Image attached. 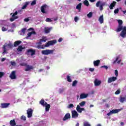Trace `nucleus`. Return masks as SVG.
I'll use <instances>...</instances> for the list:
<instances>
[{
	"label": "nucleus",
	"instance_id": "nucleus-10",
	"mask_svg": "<svg viewBox=\"0 0 126 126\" xmlns=\"http://www.w3.org/2000/svg\"><path fill=\"white\" fill-rule=\"evenodd\" d=\"M118 79L117 77H112L108 78V80L107 81L108 83H111V82H114V81H116Z\"/></svg>",
	"mask_w": 126,
	"mask_h": 126
},
{
	"label": "nucleus",
	"instance_id": "nucleus-22",
	"mask_svg": "<svg viewBox=\"0 0 126 126\" xmlns=\"http://www.w3.org/2000/svg\"><path fill=\"white\" fill-rule=\"evenodd\" d=\"M98 21L100 22L101 24L104 22V16L102 15L100 16L98 19Z\"/></svg>",
	"mask_w": 126,
	"mask_h": 126
},
{
	"label": "nucleus",
	"instance_id": "nucleus-53",
	"mask_svg": "<svg viewBox=\"0 0 126 126\" xmlns=\"http://www.w3.org/2000/svg\"><path fill=\"white\" fill-rule=\"evenodd\" d=\"M2 31L3 32L7 31V29H6V28H4V27H3L2 28Z\"/></svg>",
	"mask_w": 126,
	"mask_h": 126
},
{
	"label": "nucleus",
	"instance_id": "nucleus-6",
	"mask_svg": "<svg viewBox=\"0 0 126 126\" xmlns=\"http://www.w3.org/2000/svg\"><path fill=\"white\" fill-rule=\"evenodd\" d=\"M48 5L47 4L43 5L40 7V10L42 13H47L46 9H47Z\"/></svg>",
	"mask_w": 126,
	"mask_h": 126
},
{
	"label": "nucleus",
	"instance_id": "nucleus-52",
	"mask_svg": "<svg viewBox=\"0 0 126 126\" xmlns=\"http://www.w3.org/2000/svg\"><path fill=\"white\" fill-rule=\"evenodd\" d=\"M11 65L15 66V65H16V63H15V62L11 61Z\"/></svg>",
	"mask_w": 126,
	"mask_h": 126
},
{
	"label": "nucleus",
	"instance_id": "nucleus-35",
	"mask_svg": "<svg viewBox=\"0 0 126 126\" xmlns=\"http://www.w3.org/2000/svg\"><path fill=\"white\" fill-rule=\"evenodd\" d=\"M39 104H40V105H41L42 106H44V104H45V100L44 99H41L39 101Z\"/></svg>",
	"mask_w": 126,
	"mask_h": 126
},
{
	"label": "nucleus",
	"instance_id": "nucleus-1",
	"mask_svg": "<svg viewBox=\"0 0 126 126\" xmlns=\"http://www.w3.org/2000/svg\"><path fill=\"white\" fill-rule=\"evenodd\" d=\"M118 26L117 29L115 30L116 32H121L120 33V36L122 38H126V27L123 26V21L122 20H118Z\"/></svg>",
	"mask_w": 126,
	"mask_h": 126
},
{
	"label": "nucleus",
	"instance_id": "nucleus-14",
	"mask_svg": "<svg viewBox=\"0 0 126 126\" xmlns=\"http://www.w3.org/2000/svg\"><path fill=\"white\" fill-rule=\"evenodd\" d=\"M101 81L98 80V79H95L94 81V86H99L101 85Z\"/></svg>",
	"mask_w": 126,
	"mask_h": 126
},
{
	"label": "nucleus",
	"instance_id": "nucleus-36",
	"mask_svg": "<svg viewBox=\"0 0 126 126\" xmlns=\"http://www.w3.org/2000/svg\"><path fill=\"white\" fill-rule=\"evenodd\" d=\"M17 18H18V17L15 16L14 17V18H10V20L11 21V22H12V21H14V20H15V19H17Z\"/></svg>",
	"mask_w": 126,
	"mask_h": 126
},
{
	"label": "nucleus",
	"instance_id": "nucleus-9",
	"mask_svg": "<svg viewBox=\"0 0 126 126\" xmlns=\"http://www.w3.org/2000/svg\"><path fill=\"white\" fill-rule=\"evenodd\" d=\"M79 114L75 110L72 111V118L74 119L75 118H78Z\"/></svg>",
	"mask_w": 126,
	"mask_h": 126
},
{
	"label": "nucleus",
	"instance_id": "nucleus-39",
	"mask_svg": "<svg viewBox=\"0 0 126 126\" xmlns=\"http://www.w3.org/2000/svg\"><path fill=\"white\" fill-rule=\"evenodd\" d=\"M120 58V56H118L116 57V59L115 60V61H114L113 62V64H115V63H117V62H118V61L119 60V59Z\"/></svg>",
	"mask_w": 126,
	"mask_h": 126
},
{
	"label": "nucleus",
	"instance_id": "nucleus-37",
	"mask_svg": "<svg viewBox=\"0 0 126 126\" xmlns=\"http://www.w3.org/2000/svg\"><path fill=\"white\" fill-rule=\"evenodd\" d=\"M26 30H27L26 28H23L22 29L21 32L23 33V34H25V33H26Z\"/></svg>",
	"mask_w": 126,
	"mask_h": 126
},
{
	"label": "nucleus",
	"instance_id": "nucleus-47",
	"mask_svg": "<svg viewBox=\"0 0 126 126\" xmlns=\"http://www.w3.org/2000/svg\"><path fill=\"white\" fill-rule=\"evenodd\" d=\"M18 12L15 11V13L12 15V17H15V15H17Z\"/></svg>",
	"mask_w": 126,
	"mask_h": 126
},
{
	"label": "nucleus",
	"instance_id": "nucleus-59",
	"mask_svg": "<svg viewBox=\"0 0 126 126\" xmlns=\"http://www.w3.org/2000/svg\"><path fill=\"white\" fill-rule=\"evenodd\" d=\"M30 19L29 18H25L24 19V21H25L26 22H28V21H29Z\"/></svg>",
	"mask_w": 126,
	"mask_h": 126
},
{
	"label": "nucleus",
	"instance_id": "nucleus-43",
	"mask_svg": "<svg viewBox=\"0 0 126 126\" xmlns=\"http://www.w3.org/2000/svg\"><path fill=\"white\" fill-rule=\"evenodd\" d=\"M121 93V91L120 90H118L116 92H115V94L116 95H119Z\"/></svg>",
	"mask_w": 126,
	"mask_h": 126
},
{
	"label": "nucleus",
	"instance_id": "nucleus-23",
	"mask_svg": "<svg viewBox=\"0 0 126 126\" xmlns=\"http://www.w3.org/2000/svg\"><path fill=\"white\" fill-rule=\"evenodd\" d=\"M126 98L125 97H123L122 95L120 96L119 101L121 103H124V102L126 101Z\"/></svg>",
	"mask_w": 126,
	"mask_h": 126
},
{
	"label": "nucleus",
	"instance_id": "nucleus-38",
	"mask_svg": "<svg viewBox=\"0 0 126 126\" xmlns=\"http://www.w3.org/2000/svg\"><path fill=\"white\" fill-rule=\"evenodd\" d=\"M40 40L43 42H47V38L46 37H43Z\"/></svg>",
	"mask_w": 126,
	"mask_h": 126
},
{
	"label": "nucleus",
	"instance_id": "nucleus-63",
	"mask_svg": "<svg viewBox=\"0 0 126 126\" xmlns=\"http://www.w3.org/2000/svg\"><path fill=\"white\" fill-rule=\"evenodd\" d=\"M28 4H29V3L28 2H26L25 4V5L27 7V5H28Z\"/></svg>",
	"mask_w": 126,
	"mask_h": 126
},
{
	"label": "nucleus",
	"instance_id": "nucleus-11",
	"mask_svg": "<svg viewBox=\"0 0 126 126\" xmlns=\"http://www.w3.org/2000/svg\"><path fill=\"white\" fill-rule=\"evenodd\" d=\"M76 110L78 113H80V114H81V113H82V111H85V109L84 108H81L80 106H79V105H78L76 107Z\"/></svg>",
	"mask_w": 126,
	"mask_h": 126
},
{
	"label": "nucleus",
	"instance_id": "nucleus-54",
	"mask_svg": "<svg viewBox=\"0 0 126 126\" xmlns=\"http://www.w3.org/2000/svg\"><path fill=\"white\" fill-rule=\"evenodd\" d=\"M27 65V64L25 63H22L20 64V65H21V66H26Z\"/></svg>",
	"mask_w": 126,
	"mask_h": 126
},
{
	"label": "nucleus",
	"instance_id": "nucleus-21",
	"mask_svg": "<svg viewBox=\"0 0 126 126\" xmlns=\"http://www.w3.org/2000/svg\"><path fill=\"white\" fill-rule=\"evenodd\" d=\"M20 44H21V40H17L14 43V47H17V46H19Z\"/></svg>",
	"mask_w": 126,
	"mask_h": 126
},
{
	"label": "nucleus",
	"instance_id": "nucleus-8",
	"mask_svg": "<svg viewBox=\"0 0 126 126\" xmlns=\"http://www.w3.org/2000/svg\"><path fill=\"white\" fill-rule=\"evenodd\" d=\"M28 118H31L33 115V110L32 108H29L27 110Z\"/></svg>",
	"mask_w": 126,
	"mask_h": 126
},
{
	"label": "nucleus",
	"instance_id": "nucleus-50",
	"mask_svg": "<svg viewBox=\"0 0 126 126\" xmlns=\"http://www.w3.org/2000/svg\"><path fill=\"white\" fill-rule=\"evenodd\" d=\"M4 75V73L3 72H0V78H1L2 77V76Z\"/></svg>",
	"mask_w": 126,
	"mask_h": 126
},
{
	"label": "nucleus",
	"instance_id": "nucleus-48",
	"mask_svg": "<svg viewBox=\"0 0 126 126\" xmlns=\"http://www.w3.org/2000/svg\"><path fill=\"white\" fill-rule=\"evenodd\" d=\"M115 74L116 77L117 76H118V75H119V72L118 71V70H115Z\"/></svg>",
	"mask_w": 126,
	"mask_h": 126
},
{
	"label": "nucleus",
	"instance_id": "nucleus-18",
	"mask_svg": "<svg viewBox=\"0 0 126 126\" xmlns=\"http://www.w3.org/2000/svg\"><path fill=\"white\" fill-rule=\"evenodd\" d=\"M100 63H101V62L99 60H96V61H94V66H99V64H100Z\"/></svg>",
	"mask_w": 126,
	"mask_h": 126
},
{
	"label": "nucleus",
	"instance_id": "nucleus-4",
	"mask_svg": "<svg viewBox=\"0 0 126 126\" xmlns=\"http://www.w3.org/2000/svg\"><path fill=\"white\" fill-rule=\"evenodd\" d=\"M121 109H113L110 111L109 113H107V116H110L111 115H113V114H118L119 112H120Z\"/></svg>",
	"mask_w": 126,
	"mask_h": 126
},
{
	"label": "nucleus",
	"instance_id": "nucleus-34",
	"mask_svg": "<svg viewBox=\"0 0 126 126\" xmlns=\"http://www.w3.org/2000/svg\"><path fill=\"white\" fill-rule=\"evenodd\" d=\"M86 103V102L85 101H82L79 103V105L81 107H83V106H84L85 105V104Z\"/></svg>",
	"mask_w": 126,
	"mask_h": 126
},
{
	"label": "nucleus",
	"instance_id": "nucleus-30",
	"mask_svg": "<svg viewBox=\"0 0 126 126\" xmlns=\"http://www.w3.org/2000/svg\"><path fill=\"white\" fill-rule=\"evenodd\" d=\"M83 3L86 6H89V2L88 0H85L83 2Z\"/></svg>",
	"mask_w": 126,
	"mask_h": 126
},
{
	"label": "nucleus",
	"instance_id": "nucleus-28",
	"mask_svg": "<svg viewBox=\"0 0 126 126\" xmlns=\"http://www.w3.org/2000/svg\"><path fill=\"white\" fill-rule=\"evenodd\" d=\"M50 108H51V105L50 104H47L45 106V110L46 111V112H49V111L50 110Z\"/></svg>",
	"mask_w": 126,
	"mask_h": 126
},
{
	"label": "nucleus",
	"instance_id": "nucleus-27",
	"mask_svg": "<svg viewBox=\"0 0 126 126\" xmlns=\"http://www.w3.org/2000/svg\"><path fill=\"white\" fill-rule=\"evenodd\" d=\"M104 5H106V3L103 2L101 4L99 5V10L100 11H102L103 10V7L104 6Z\"/></svg>",
	"mask_w": 126,
	"mask_h": 126
},
{
	"label": "nucleus",
	"instance_id": "nucleus-62",
	"mask_svg": "<svg viewBox=\"0 0 126 126\" xmlns=\"http://www.w3.org/2000/svg\"><path fill=\"white\" fill-rule=\"evenodd\" d=\"M121 62H122V60L120 59L119 61L117 62V63H118V64H120Z\"/></svg>",
	"mask_w": 126,
	"mask_h": 126
},
{
	"label": "nucleus",
	"instance_id": "nucleus-44",
	"mask_svg": "<svg viewBox=\"0 0 126 126\" xmlns=\"http://www.w3.org/2000/svg\"><path fill=\"white\" fill-rule=\"evenodd\" d=\"M36 4V0H33L31 4V5H35Z\"/></svg>",
	"mask_w": 126,
	"mask_h": 126
},
{
	"label": "nucleus",
	"instance_id": "nucleus-33",
	"mask_svg": "<svg viewBox=\"0 0 126 126\" xmlns=\"http://www.w3.org/2000/svg\"><path fill=\"white\" fill-rule=\"evenodd\" d=\"M84 126H91V125L88 122H84L83 123Z\"/></svg>",
	"mask_w": 126,
	"mask_h": 126
},
{
	"label": "nucleus",
	"instance_id": "nucleus-49",
	"mask_svg": "<svg viewBox=\"0 0 126 126\" xmlns=\"http://www.w3.org/2000/svg\"><path fill=\"white\" fill-rule=\"evenodd\" d=\"M101 68H105V69H108V66L107 65H103V66H101Z\"/></svg>",
	"mask_w": 126,
	"mask_h": 126
},
{
	"label": "nucleus",
	"instance_id": "nucleus-64",
	"mask_svg": "<svg viewBox=\"0 0 126 126\" xmlns=\"http://www.w3.org/2000/svg\"><path fill=\"white\" fill-rule=\"evenodd\" d=\"M105 106H106V108H109V107H110L109 104H106Z\"/></svg>",
	"mask_w": 126,
	"mask_h": 126
},
{
	"label": "nucleus",
	"instance_id": "nucleus-15",
	"mask_svg": "<svg viewBox=\"0 0 126 126\" xmlns=\"http://www.w3.org/2000/svg\"><path fill=\"white\" fill-rule=\"evenodd\" d=\"M68 119H70V114L66 113L63 118V120L66 121L67 120H68Z\"/></svg>",
	"mask_w": 126,
	"mask_h": 126
},
{
	"label": "nucleus",
	"instance_id": "nucleus-12",
	"mask_svg": "<svg viewBox=\"0 0 126 126\" xmlns=\"http://www.w3.org/2000/svg\"><path fill=\"white\" fill-rule=\"evenodd\" d=\"M26 66V68L25 69V71H29V70H31V69H33L34 68L33 66L30 65L29 64H27Z\"/></svg>",
	"mask_w": 126,
	"mask_h": 126
},
{
	"label": "nucleus",
	"instance_id": "nucleus-40",
	"mask_svg": "<svg viewBox=\"0 0 126 126\" xmlns=\"http://www.w3.org/2000/svg\"><path fill=\"white\" fill-rule=\"evenodd\" d=\"M46 22H53V20L51 19V18H47L46 19Z\"/></svg>",
	"mask_w": 126,
	"mask_h": 126
},
{
	"label": "nucleus",
	"instance_id": "nucleus-2",
	"mask_svg": "<svg viewBox=\"0 0 126 126\" xmlns=\"http://www.w3.org/2000/svg\"><path fill=\"white\" fill-rule=\"evenodd\" d=\"M43 42L40 39L39 42H37V49H44L45 48H48L50 46H54L55 44H57L56 40H53L48 41L45 45H42Z\"/></svg>",
	"mask_w": 126,
	"mask_h": 126
},
{
	"label": "nucleus",
	"instance_id": "nucleus-13",
	"mask_svg": "<svg viewBox=\"0 0 126 126\" xmlns=\"http://www.w3.org/2000/svg\"><path fill=\"white\" fill-rule=\"evenodd\" d=\"M9 105H10V103H1V108L2 109H5L6 108H7Z\"/></svg>",
	"mask_w": 126,
	"mask_h": 126
},
{
	"label": "nucleus",
	"instance_id": "nucleus-56",
	"mask_svg": "<svg viewBox=\"0 0 126 126\" xmlns=\"http://www.w3.org/2000/svg\"><path fill=\"white\" fill-rule=\"evenodd\" d=\"M94 69H95L94 68H89V70H90V71H91V72H93V71H94Z\"/></svg>",
	"mask_w": 126,
	"mask_h": 126
},
{
	"label": "nucleus",
	"instance_id": "nucleus-19",
	"mask_svg": "<svg viewBox=\"0 0 126 126\" xmlns=\"http://www.w3.org/2000/svg\"><path fill=\"white\" fill-rule=\"evenodd\" d=\"M82 6V3H79L76 7V9H78L79 10V12H80V11L81 10V7Z\"/></svg>",
	"mask_w": 126,
	"mask_h": 126
},
{
	"label": "nucleus",
	"instance_id": "nucleus-16",
	"mask_svg": "<svg viewBox=\"0 0 126 126\" xmlns=\"http://www.w3.org/2000/svg\"><path fill=\"white\" fill-rule=\"evenodd\" d=\"M116 4H117V2L113 1L109 6L110 9H113V8H114V7H115L116 6Z\"/></svg>",
	"mask_w": 126,
	"mask_h": 126
},
{
	"label": "nucleus",
	"instance_id": "nucleus-42",
	"mask_svg": "<svg viewBox=\"0 0 126 126\" xmlns=\"http://www.w3.org/2000/svg\"><path fill=\"white\" fill-rule=\"evenodd\" d=\"M5 47H6V46L4 45L3 46V53H6V48H5Z\"/></svg>",
	"mask_w": 126,
	"mask_h": 126
},
{
	"label": "nucleus",
	"instance_id": "nucleus-20",
	"mask_svg": "<svg viewBox=\"0 0 126 126\" xmlns=\"http://www.w3.org/2000/svg\"><path fill=\"white\" fill-rule=\"evenodd\" d=\"M51 30H52V28H45L44 29V32L46 34H48V33H50V32H51Z\"/></svg>",
	"mask_w": 126,
	"mask_h": 126
},
{
	"label": "nucleus",
	"instance_id": "nucleus-25",
	"mask_svg": "<svg viewBox=\"0 0 126 126\" xmlns=\"http://www.w3.org/2000/svg\"><path fill=\"white\" fill-rule=\"evenodd\" d=\"M25 48V47H22V45H20L18 46V48H17V51L18 52H22V50H24V49Z\"/></svg>",
	"mask_w": 126,
	"mask_h": 126
},
{
	"label": "nucleus",
	"instance_id": "nucleus-60",
	"mask_svg": "<svg viewBox=\"0 0 126 126\" xmlns=\"http://www.w3.org/2000/svg\"><path fill=\"white\" fill-rule=\"evenodd\" d=\"M27 7L26 5H25L22 7V9H25Z\"/></svg>",
	"mask_w": 126,
	"mask_h": 126
},
{
	"label": "nucleus",
	"instance_id": "nucleus-41",
	"mask_svg": "<svg viewBox=\"0 0 126 126\" xmlns=\"http://www.w3.org/2000/svg\"><path fill=\"white\" fill-rule=\"evenodd\" d=\"M119 11H120V10L119 9V8H117L114 10V13L115 14H117V13H119Z\"/></svg>",
	"mask_w": 126,
	"mask_h": 126
},
{
	"label": "nucleus",
	"instance_id": "nucleus-46",
	"mask_svg": "<svg viewBox=\"0 0 126 126\" xmlns=\"http://www.w3.org/2000/svg\"><path fill=\"white\" fill-rule=\"evenodd\" d=\"M100 3H101V1H98L96 3V7H99V6L100 5Z\"/></svg>",
	"mask_w": 126,
	"mask_h": 126
},
{
	"label": "nucleus",
	"instance_id": "nucleus-17",
	"mask_svg": "<svg viewBox=\"0 0 126 126\" xmlns=\"http://www.w3.org/2000/svg\"><path fill=\"white\" fill-rule=\"evenodd\" d=\"M88 97V94H81L80 95V99H85Z\"/></svg>",
	"mask_w": 126,
	"mask_h": 126
},
{
	"label": "nucleus",
	"instance_id": "nucleus-32",
	"mask_svg": "<svg viewBox=\"0 0 126 126\" xmlns=\"http://www.w3.org/2000/svg\"><path fill=\"white\" fill-rule=\"evenodd\" d=\"M92 15H93V13L92 12H90L89 14H87V17L88 18H91V17H92Z\"/></svg>",
	"mask_w": 126,
	"mask_h": 126
},
{
	"label": "nucleus",
	"instance_id": "nucleus-5",
	"mask_svg": "<svg viewBox=\"0 0 126 126\" xmlns=\"http://www.w3.org/2000/svg\"><path fill=\"white\" fill-rule=\"evenodd\" d=\"M27 53L28 55H31V56H34L36 54V50L34 49H28L27 51Z\"/></svg>",
	"mask_w": 126,
	"mask_h": 126
},
{
	"label": "nucleus",
	"instance_id": "nucleus-31",
	"mask_svg": "<svg viewBox=\"0 0 126 126\" xmlns=\"http://www.w3.org/2000/svg\"><path fill=\"white\" fill-rule=\"evenodd\" d=\"M67 81L68 82H71L72 81L71 80V78H70V76L69 75H67Z\"/></svg>",
	"mask_w": 126,
	"mask_h": 126
},
{
	"label": "nucleus",
	"instance_id": "nucleus-24",
	"mask_svg": "<svg viewBox=\"0 0 126 126\" xmlns=\"http://www.w3.org/2000/svg\"><path fill=\"white\" fill-rule=\"evenodd\" d=\"M10 125L11 126H16V123H15V120L14 119L11 120L10 121Z\"/></svg>",
	"mask_w": 126,
	"mask_h": 126
},
{
	"label": "nucleus",
	"instance_id": "nucleus-29",
	"mask_svg": "<svg viewBox=\"0 0 126 126\" xmlns=\"http://www.w3.org/2000/svg\"><path fill=\"white\" fill-rule=\"evenodd\" d=\"M77 83H78V82L77 80L73 81L72 84V86L73 87H75V86H76V84H77Z\"/></svg>",
	"mask_w": 126,
	"mask_h": 126
},
{
	"label": "nucleus",
	"instance_id": "nucleus-61",
	"mask_svg": "<svg viewBox=\"0 0 126 126\" xmlns=\"http://www.w3.org/2000/svg\"><path fill=\"white\" fill-rule=\"evenodd\" d=\"M91 2H95L96 0H89Z\"/></svg>",
	"mask_w": 126,
	"mask_h": 126
},
{
	"label": "nucleus",
	"instance_id": "nucleus-26",
	"mask_svg": "<svg viewBox=\"0 0 126 126\" xmlns=\"http://www.w3.org/2000/svg\"><path fill=\"white\" fill-rule=\"evenodd\" d=\"M32 34H33V35H36V32L32 31V32H28L27 34L28 37H31V35H32Z\"/></svg>",
	"mask_w": 126,
	"mask_h": 126
},
{
	"label": "nucleus",
	"instance_id": "nucleus-57",
	"mask_svg": "<svg viewBox=\"0 0 126 126\" xmlns=\"http://www.w3.org/2000/svg\"><path fill=\"white\" fill-rule=\"evenodd\" d=\"M74 21H75V22H77V21H78V17H75Z\"/></svg>",
	"mask_w": 126,
	"mask_h": 126
},
{
	"label": "nucleus",
	"instance_id": "nucleus-7",
	"mask_svg": "<svg viewBox=\"0 0 126 126\" xmlns=\"http://www.w3.org/2000/svg\"><path fill=\"white\" fill-rule=\"evenodd\" d=\"M16 71H12L10 75V78H11L12 80L13 79H16Z\"/></svg>",
	"mask_w": 126,
	"mask_h": 126
},
{
	"label": "nucleus",
	"instance_id": "nucleus-45",
	"mask_svg": "<svg viewBox=\"0 0 126 126\" xmlns=\"http://www.w3.org/2000/svg\"><path fill=\"white\" fill-rule=\"evenodd\" d=\"M21 120H23V121H26V117L23 115L21 117Z\"/></svg>",
	"mask_w": 126,
	"mask_h": 126
},
{
	"label": "nucleus",
	"instance_id": "nucleus-55",
	"mask_svg": "<svg viewBox=\"0 0 126 126\" xmlns=\"http://www.w3.org/2000/svg\"><path fill=\"white\" fill-rule=\"evenodd\" d=\"M73 107H74L73 104L71 103V104H70L68 105V108H73Z\"/></svg>",
	"mask_w": 126,
	"mask_h": 126
},
{
	"label": "nucleus",
	"instance_id": "nucleus-51",
	"mask_svg": "<svg viewBox=\"0 0 126 126\" xmlns=\"http://www.w3.org/2000/svg\"><path fill=\"white\" fill-rule=\"evenodd\" d=\"M8 47H9L10 49L13 47V45L11 44V43L8 44L7 45Z\"/></svg>",
	"mask_w": 126,
	"mask_h": 126
},
{
	"label": "nucleus",
	"instance_id": "nucleus-3",
	"mask_svg": "<svg viewBox=\"0 0 126 126\" xmlns=\"http://www.w3.org/2000/svg\"><path fill=\"white\" fill-rule=\"evenodd\" d=\"M54 53V50H50V49H46L45 50H42L41 51V53L42 54V55H50L51 54H53Z\"/></svg>",
	"mask_w": 126,
	"mask_h": 126
},
{
	"label": "nucleus",
	"instance_id": "nucleus-58",
	"mask_svg": "<svg viewBox=\"0 0 126 126\" xmlns=\"http://www.w3.org/2000/svg\"><path fill=\"white\" fill-rule=\"evenodd\" d=\"M63 41V38L61 37L58 39V42L59 43H61V42H62Z\"/></svg>",
	"mask_w": 126,
	"mask_h": 126
}]
</instances>
